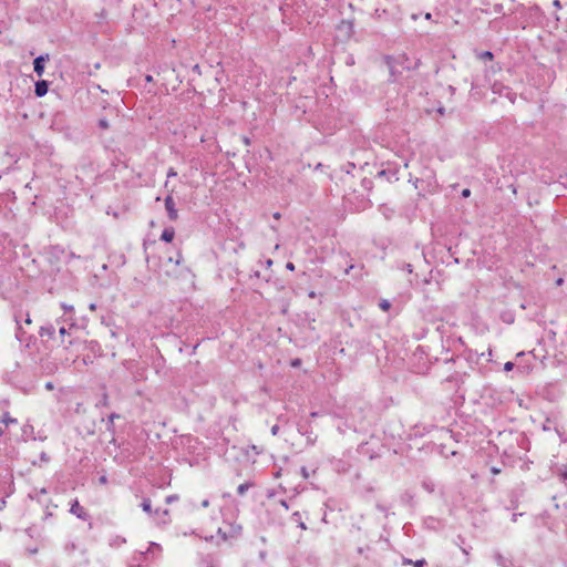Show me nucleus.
<instances>
[{
  "instance_id": "9",
  "label": "nucleus",
  "mask_w": 567,
  "mask_h": 567,
  "mask_svg": "<svg viewBox=\"0 0 567 567\" xmlns=\"http://www.w3.org/2000/svg\"><path fill=\"white\" fill-rule=\"evenodd\" d=\"M54 332H55V328L53 324L42 327L40 330L41 337H44V336L52 337L54 334Z\"/></svg>"
},
{
  "instance_id": "30",
  "label": "nucleus",
  "mask_w": 567,
  "mask_h": 567,
  "mask_svg": "<svg viewBox=\"0 0 567 567\" xmlns=\"http://www.w3.org/2000/svg\"><path fill=\"white\" fill-rule=\"evenodd\" d=\"M45 389L47 390H52L53 389V383L52 382H47L45 383Z\"/></svg>"
},
{
  "instance_id": "28",
  "label": "nucleus",
  "mask_w": 567,
  "mask_h": 567,
  "mask_svg": "<svg viewBox=\"0 0 567 567\" xmlns=\"http://www.w3.org/2000/svg\"><path fill=\"white\" fill-rule=\"evenodd\" d=\"M553 4H554V7H556L557 9H560V8H561V4H560V1H559V0H554V1H553Z\"/></svg>"
},
{
  "instance_id": "4",
  "label": "nucleus",
  "mask_w": 567,
  "mask_h": 567,
  "mask_svg": "<svg viewBox=\"0 0 567 567\" xmlns=\"http://www.w3.org/2000/svg\"><path fill=\"white\" fill-rule=\"evenodd\" d=\"M49 59V55H40L33 61V69L38 76H41L44 72V63Z\"/></svg>"
},
{
  "instance_id": "16",
  "label": "nucleus",
  "mask_w": 567,
  "mask_h": 567,
  "mask_svg": "<svg viewBox=\"0 0 567 567\" xmlns=\"http://www.w3.org/2000/svg\"><path fill=\"white\" fill-rule=\"evenodd\" d=\"M99 126H100L101 128H103V130L109 128V122H107V120H105V118H101V120L99 121Z\"/></svg>"
},
{
  "instance_id": "7",
  "label": "nucleus",
  "mask_w": 567,
  "mask_h": 567,
  "mask_svg": "<svg viewBox=\"0 0 567 567\" xmlns=\"http://www.w3.org/2000/svg\"><path fill=\"white\" fill-rule=\"evenodd\" d=\"M174 236H175V230L173 227H167L163 230L162 235H161V239L166 241V243H171L173 239H174Z\"/></svg>"
},
{
  "instance_id": "21",
  "label": "nucleus",
  "mask_w": 567,
  "mask_h": 567,
  "mask_svg": "<svg viewBox=\"0 0 567 567\" xmlns=\"http://www.w3.org/2000/svg\"><path fill=\"white\" fill-rule=\"evenodd\" d=\"M426 564L425 559H419L413 563L415 567H423Z\"/></svg>"
},
{
  "instance_id": "29",
  "label": "nucleus",
  "mask_w": 567,
  "mask_h": 567,
  "mask_svg": "<svg viewBox=\"0 0 567 567\" xmlns=\"http://www.w3.org/2000/svg\"><path fill=\"white\" fill-rule=\"evenodd\" d=\"M286 268L289 269V270H293L295 269V265L292 262H288L286 265Z\"/></svg>"
},
{
  "instance_id": "35",
  "label": "nucleus",
  "mask_w": 567,
  "mask_h": 567,
  "mask_svg": "<svg viewBox=\"0 0 567 567\" xmlns=\"http://www.w3.org/2000/svg\"><path fill=\"white\" fill-rule=\"evenodd\" d=\"M89 308H90V310H92V311H93V310H95V309H96V305H95V303H91V305L89 306Z\"/></svg>"
},
{
  "instance_id": "24",
  "label": "nucleus",
  "mask_w": 567,
  "mask_h": 567,
  "mask_svg": "<svg viewBox=\"0 0 567 567\" xmlns=\"http://www.w3.org/2000/svg\"><path fill=\"white\" fill-rule=\"evenodd\" d=\"M482 58H484V59H492L493 54L489 51H485V52H483Z\"/></svg>"
},
{
  "instance_id": "40",
  "label": "nucleus",
  "mask_w": 567,
  "mask_h": 567,
  "mask_svg": "<svg viewBox=\"0 0 567 567\" xmlns=\"http://www.w3.org/2000/svg\"><path fill=\"white\" fill-rule=\"evenodd\" d=\"M431 18H432L431 13H426V14H425V19H426V20H430Z\"/></svg>"
},
{
  "instance_id": "19",
  "label": "nucleus",
  "mask_w": 567,
  "mask_h": 567,
  "mask_svg": "<svg viewBox=\"0 0 567 567\" xmlns=\"http://www.w3.org/2000/svg\"><path fill=\"white\" fill-rule=\"evenodd\" d=\"M402 269L411 274L413 271V266L411 264H404Z\"/></svg>"
},
{
  "instance_id": "1",
  "label": "nucleus",
  "mask_w": 567,
  "mask_h": 567,
  "mask_svg": "<svg viewBox=\"0 0 567 567\" xmlns=\"http://www.w3.org/2000/svg\"><path fill=\"white\" fill-rule=\"evenodd\" d=\"M141 507L150 516H154V519L158 524H166L168 522V509L162 508L159 505L154 507L151 498H144L141 503Z\"/></svg>"
},
{
  "instance_id": "38",
  "label": "nucleus",
  "mask_w": 567,
  "mask_h": 567,
  "mask_svg": "<svg viewBox=\"0 0 567 567\" xmlns=\"http://www.w3.org/2000/svg\"><path fill=\"white\" fill-rule=\"evenodd\" d=\"M309 297H310V298H315V297H316V292H315V291H310V292H309Z\"/></svg>"
},
{
  "instance_id": "25",
  "label": "nucleus",
  "mask_w": 567,
  "mask_h": 567,
  "mask_svg": "<svg viewBox=\"0 0 567 567\" xmlns=\"http://www.w3.org/2000/svg\"><path fill=\"white\" fill-rule=\"evenodd\" d=\"M278 432H279V426L276 424V425H274V426L271 427V434H272V435H277V434H278Z\"/></svg>"
},
{
  "instance_id": "6",
  "label": "nucleus",
  "mask_w": 567,
  "mask_h": 567,
  "mask_svg": "<svg viewBox=\"0 0 567 567\" xmlns=\"http://www.w3.org/2000/svg\"><path fill=\"white\" fill-rule=\"evenodd\" d=\"M48 82L42 80V81H38L35 83V86H34V92H35V95L41 97V96H44L48 92Z\"/></svg>"
},
{
  "instance_id": "41",
  "label": "nucleus",
  "mask_w": 567,
  "mask_h": 567,
  "mask_svg": "<svg viewBox=\"0 0 567 567\" xmlns=\"http://www.w3.org/2000/svg\"><path fill=\"white\" fill-rule=\"evenodd\" d=\"M37 551H38V549H37V548H31V549H30V553H31V554H35Z\"/></svg>"
},
{
  "instance_id": "5",
  "label": "nucleus",
  "mask_w": 567,
  "mask_h": 567,
  "mask_svg": "<svg viewBox=\"0 0 567 567\" xmlns=\"http://www.w3.org/2000/svg\"><path fill=\"white\" fill-rule=\"evenodd\" d=\"M70 512L81 519H84V520L87 519V514H86L85 509L79 504L78 501H75L71 505Z\"/></svg>"
},
{
  "instance_id": "26",
  "label": "nucleus",
  "mask_w": 567,
  "mask_h": 567,
  "mask_svg": "<svg viewBox=\"0 0 567 567\" xmlns=\"http://www.w3.org/2000/svg\"><path fill=\"white\" fill-rule=\"evenodd\" d=\"M6 427L3 421L0 420V436L4 433Z\"/></svg>"
},
{
  "instance_id": "12",
  "label": "nucleus",
  "mask_w": 567,
  "mask_h": 567,
  "mask_svg": "<svg viewBox=\"0 0 567 567\" xmlns=\"http://www.w3.org/2000/svg\"><path fill=\"white\" fill-rule=\"evenodd\" d=\"M423 487H424V491L429 494L431 493H434L435 492V488H434V484L432 482H424L423 483Z\"/></svg>"
},
{
  "instance_id": "33",
  "label": "nucleus",
  "mask_w": 567,
  "mask_h": 567,
  "mask_svg": "<svg viewBox=\"0 0 567 567\" xmlns=\"http://www.w3.org/2000/svg\"><path fill=\"white\" fill-rule=\"evenodd\" d=\"M403 564H404V565H409V564H413V561H412L411 559H406V558H405V559H403Z\"/></svg>"
},
{
  "instance_id": "39",
  "label": "nucleus",
  "mask_w": 567,
  "mask_h": 567,
  "mask_svg": "<svg viewBox=\"0 0 567 567\" xmlns=\"http://www.w3.org/2000/svg\"><path fill=\"white\" fill-rule=\"evenodd\" d=\"M24 322H25V323H28V324H29V323H31V319H30V317H29V316H27V318H25Z\"/></svg>"
},
{
  "instance_id": "43",
  "label": "nucleus",
  "mask_w": 567,
  "mask_h": 567,
  "mask_svg": "<svg viewBox=\"0 0 567 567\" xmlns=\"http://www.w3.org/2000/svg\"><path fill=\"white\" fill-rule=\"evenodd\" d=\"M274 217H275V218H279V217H280V214H279V213H276V214L274 215Z\"/></svg>"
},
{
  "instance_id": "17",
  "label": "nucleus",
  "mask_w": 567,
  "mask_h": 567,
  "mask_svg": "<svg viewBox=\"0 0 567 567\" xmlns=\"http://www.w3.org/2000/svg\"><path fill=\"white\" fill-rule=\"evenodd\" d=\"M301 475L305 480L310 477V472L307 470V467H301Z\"/></svg>"
},
{
  "instance_id": "37",
  "label": "nucleus",
  "mask_w": 567,
  "mask_h": 567,
  "mask_svg": "<svg viewBox=\"0 0 567 567\" xmlns=\"http://www.w3.org/2000/svg\"><path fill=\"white\" fill-rule=\"evenodd\" d=\"M173 499H174V498H171V497L165 498V504H166V505H167V504H169Z\"/></svg>"
},
{
  "instance_id": "34",
  "label": "nucleus",
  "mask_w": 567,
  "mask_h": 567,
  "mask_svg": "<svg viewBox=\"0 0 567 567\" xmlns=\"http://www.w3.org/2000/svg\"><path fill=\"white\" fill-rule=\"evenodd\" d=\"M491 471H492V473H493V474H498V473H499V470H498V468H496V467H492V470H491Z\"/></svg>"
},
{
  "instance_id": "13",
  "label": "nucleus",
  "mask_w": 567,
  "mask_h": 567,
  "mask_svg": "<svg viewBox=\"0 0 567 567\" xmlns=\"http://www.w3.org/2000/svg\"><path fill=\"white\" fill-rule=\"evenodd\" d=\"M379 307L384 310V311H388L390 308H391V303L389 300L386 299H382L379 303Z\"/></svg>"
},
{
  "instance_id": "2",
  "label": "nucleus",
  "mask_w": 567,
  "mask_h": 567,
  "mask_svg": "<svg viewBox=\"0 0 567 567\" xmlns=\"http://www.w3.org/2000/svg\"><path fill=\"white\" fill-rule=\"evenodd\" d=\"M165 209L167 212L168 218L171 220H176L178 218V212L175 207V202L172 195L166 196L165 200Z\"/></svg>"
},
{
  "instance_id": "45",
  "label": "nucleus",
  "mask_w": 567,
  "mask_h": 567,
  "mask_svg": "<svg viewBox=\"0 0 567 567\" xmlns=\"http://www.w3.org/2000/svg\"><path fill=\"white\" fill-rule=\"evenodd\" d=\"M0 567H9V566H7L6 564H0Z\"/></svg>"
},
{
  "instance_id": "32",
  "label": "nucleus",
  "mask_w": 567,
  "mask_h": 567,
  "mask_svg": "<svg viewBox=\"0 0 567 567\" xmlns=\"http://www.w3.org/2000/svg\"><path fill=\"white\" fill-rule=\"evenodd\" d=\"M563 282H564L563 278H558V279L556 280V285H557V286L563 285Z\"/></svg>"
},
{
  "instance_id": "22",
  "label": "nucleus",
  "mask_w": 567,
  "mask_h": 567,
  "mask_svg": "<svg viewBox=\"0 0 567 567\" xmlns=\"http://www.w3.org/2000/svg\"><path fill=\"white\" fill-rule=\"evenodd\" d=\"M177 175L176 171L174 168H169L167 172V177H175Z\"/></svg>"
},
{
  "instance_id": "10",
  "label": "nucleus",
  "mask_w": 567,
  "mask_h": 567,
  "mask_svg": "<svg viewBox=\"0 0 567 567\" xmlns=\"http://www.w3.org/2000/svg\"><path fill=\"white\" fill-rule=\"evenodd\" d=\"M0 420L3 421L4 426H8L9 424H16L18 422L17 419L11 417L8 413L0 417Z\"/></svg>"
},
{
  "instance_id": "27",
  "label": "nucleus",
  "mask_w": 567,
  "mask_h": 567,
  "mask_svg": "<svg viewBox=\"0 0 567 567\" xmlns=\"http://www.w3.org/2000/svg\"><path fill=\"white\" fill-rule=\"evenodd\" d=\"M60 334L63 337L66 333V329L64 326H61L59 329Z\"/></svg>"
},
{
  "instance_id": "14",
  "label": "nucleus",
  "mask_w": 567,
  "mask_h": 567,
  "mask_svg": "<svg viewBox=\"0 0 567 567\" xmlns=\"http://www.w3.org/2000/svg\"><path fill=\"white\" fill-rule=\"evenodd\" d=\"M75 549H76V545H75L73 542L68 543V544H65V546H64V550H65L68 554L73 553Z\"/></svg>"
},
{
  "instance_id": "31",
  "label": "nucleus",
  "mask_w": 567,
  "mask_h": 567,
  "mask_svg": "<svg viewBox=\"0 0 567 567\" xmlns=\"http://www.w3.org/2000/svg\"><path fill=\"white\" fill-rule=\"evenodd\" d=\"M6 506V499L0 498V511Z\"/></svg>"
},
{
  "instance_id": "3",
  "label": "nucleus",
  "mask_w": 567,
  "mask_h": 567,
  "mask_svg": "<svg viewBox=\"0 0 567 567\" xmlns=\"http://www.w3.org/2000/svg\"><path fill=\"white\" fill-rule=\"evenodd\" d=\"M162 554V546L157 543H151L147 550L141 551L142 556H152L153 559H157Z\"/></svg>"
},
{
  "instance_id": "44",
  "label": "nucleus",
  "mask_w": 567,
  "mask_h": 567,
  "mask_svg": "<svg viewBox=\"0 0 567 567\" xmlns=\"http://www.w3.org/2000/svg\"><path fill=\"white\" fill-rule=\"evenodd\" d=\"M17 321V324L20 326V321L18 320V318L16 319ZM19 329H21V327H19Z\"/></svg>"
},
{
  "instance_id": "11",
  "label": "nucleus",
  "mask_w": 567,
  "mask_h": 567,
  "mask_svg": "<svg viewBox=\"0 0 567 567\" xmlns=\"http://www.w3.org/2000/svg\"><path fill=\"white\" fill-rule=\"evenodd\" d=\"M250 486H251V484H250V483H248V482L240 484V485L237 487V492H238V494H240V495L245 494V493L248 491V488H249Z\"/></svg>"
},
{
  "instance_id": "8",
  "label": "nucleus",
  "mask_w": 567,
  "mask_h": 567,
  "mask_svg": "<svg viewBox=\"0 0 567 567\" xmlns=\"http://www.w3.org/2000/svg\"><path fill=\"white\" fill-rule=\"evenodd\" d=\"M33 432H34V429L31 424H24L23 427H22V437L24 440H28V439H35L33 436Z\"/></svg>"
},
{
  "instance_id": "42",
  "label": "nucleus",
  "mask_w": 567,
  "mask_h": 567,
  "mask_svg": "<svg viewBox=\"0 0 567 567\" xmlns=\"http://www.w3.org/2000/svg\"><path fill=\"white\" fill-rule=\"evenodd\" d=\"M285 507H288V505L286 504V502L284 499H281L280 502Z\"/></svg>"
},
{
  "instance_id": "23",
  "label": "nucleus",
  "mask_w": 567,
  "mask_h": 567,
  "mask_svg": "<svg viewBox=\"0 0 567 567\" xmlns=\"http://www.w3.org/2000/svg\"><path fill=\"white\" fill-rule=\"evenodd\" d=\"M471 195V190L468 188H465L462 190V197L467 198Z\"/></svg>"
},
{
  "instance_id": "15",
  "label": "nucleus",
  "mask_w": 567,
  "mask_h": 567,
  "mask_svg": "<svg viewBox=\"0 0 567 567\" xmlns=\"http://www.w3.org/2000/svg\"><path fill=\"white\" fill-rule=\"evenodd\" d=\"M61 307L62 309L64 310L65 313H73L74 311V307L71 306V305H68V303H61Z\"/></svg>"
},
{
  "instance_id": "20",
  "label": "nucleus",
  "mask_w": 567,
  "mask_h": 567,
  "mask_svg": "<svg viewBox=\"0 0 567 567\" xmlns=\"http://www.w3.org/2000/svg\"><path fill=\"white\" fill-rule=\"evenodd\" d=\"M120 417L118 414H115V413H112L110 416H109V423H110V426L113 425V422L115 419Z\"/></svg>"
},
{
  "instance_id": "18",
  "label": "nucleus",
  "mask_w": 567,
  "mask_h": 567,
  "mask_svg": "<svg viewBox=\"0 0 567 567\" xmlns=\"http://www.w3.org/2000/svg\"><path fill=\"white\" fill-rule=\"evenodd\" d=\"M513 368H514V363H513V362H511V361H508V362H506V363L504 364V370H505V371H512V370H513Z\"/></svg>"
},
{
  "instance_id": "36",
  "label": "nucleus",
  "mask_w": 567,
  "mask_h": 567,
  "mask_svg": "<svg viewBox=\"0 0 567 567\" xmlns=\"http://www.w3.org/2000/svg\"><path fill=\"white\" fill-rule=\"evenodd\" d=\"M202 506H203V507H207V506H208V501H207V499H204V501L202 502Z\"/></svg>"
}]
</instances>
